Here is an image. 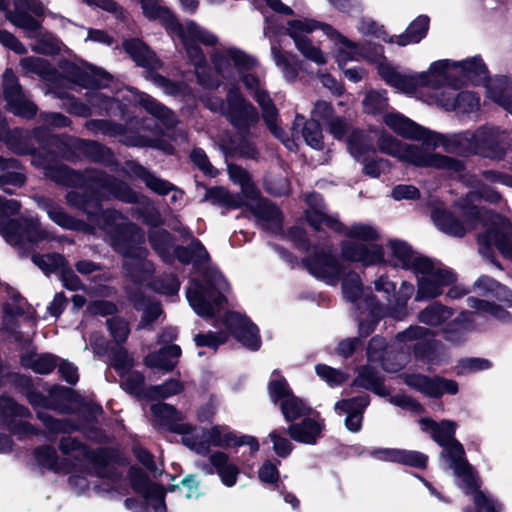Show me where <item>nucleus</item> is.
<instances>
[{"instance_id": "1", "label": "nucleus", "mask_w": 512, "mask_h": 512, "mask_svg": "<svg viewBox=\"0 0 512 512\" xmlns=\"http://www.w3.org/2000/svg\"><path fill=\"white\" fill-rule=\"evenodd\" d=\"M468 202V199L465 200ZM464 222L457 221L454 216L442 209L432 212L435 225L444 233L451 236L462 237L467 231L482 227L483 233L478 234L479 253L489 257L492 247H496L500 253L512 261V225L497 214H489L480 211L469 203L462 204Z\"/></svg>"}, {"instance_id": "2", "label": "nucleus", "mask_w": 512, "mask_h": 512, "mask_svg": "<svg viewBox=\"0 0 512 512\" xmlns=\"http://www.w3.org/2000/svg\"><path fill=\"white\" fill-rule=\"evenodd\" d=\"M212 60L217 73L222 78L235 79L236 76H241L245 87L253 93L255 100L261 106L263 118L270 131L282 141L287 149L295 150L297 145L294 139L285 137V132L277 126V110L267 92L261 88L259 79L252 74L244 73L254 68L257 61L242 50L232 47L215 52Z\"/></svg>"}, {"instance_id": "3", "label": "nucleus", "mask_w": 512, "mask_h": 512, "mask_svg": "<svg viewBox=\"0 0 512 512\" xmlns=\"http://www.w3.org/2000/svg\"><path fill=\"white\" fill-rule=\"evenodd\" d=\"M96 221L110 236L115 250L125 257L124 269L129 277L141 281L142 274L151 272V264L145 260L144 233L140 229L114 210L102 212Z\"/></svg>"}, {"instance_id": "4", "label": "nucleus", "mask_w": 512, "mask_h": 512, "mask_svg": "<svg viewBox=\"0 0 512 512\" xmlns=\"http://www.w3.org/2000/svg\"><path fill=\"white\" fill-rule=\"evenodd\" d=\"M140 3L146 18L159 20L170 33L176 34L182 40L190 60L195 65L199 83L207 88L218 87L220 84L218 79L211 80L204 74L202 64L205 62V58L197 46V42L208 46L215 45L217 37L193 21L180 24L167 8L158 4L157 0H141Z\"/></svg>"}, {"instance_id": "5", "label": "nucleus", "mask_w": 512, "mask_h": 512, "mask_svg": "<svg viewBox=\"0 0 512 512\" xmlns=\"http://www.w3.org/2000/svg\"><path fill=\"white\" fill-rule=\"evenodd\" d=\"M316 29L322 30L327 37L339 45L337 60L340 64L348 60H357L361 56L360 47L342 36L332 26L307 18L291 20L288 22L287 34L293 39L296 49L306 59L317 65H324L327 62L323 52L307 36Z\"/></svg>"}, {"instance_id": "6", "label": "nucleus", "mask_w": 512, "mask_h": 512, "mask_svg": "<svg viewBox=\"0 0 512 512\" xmlns=\"http://www.w3.org/2000/svg\"><path fill=\"white\" fill-rule=\"evenodd\" d=\"M446 150L461 154H478L490 159L501 160L509 148L508 133L494 125H482L475 130H466L444 137Z\"/></svg>"}, {"instance_id": "7", "label": "nucleus", "mask_w": 512, "mask_h": 512, "mask_svg": "<svg viewBox=\"0 0 512 512\" xmlns=\"http://www.w3.org/2000/svg\"><path fill=\"white\" fill-rule=\"evenodd\" d=\"M341 253L343 258L360 262L364 266L387 263L413 272L416 270L417 262L426 259L415 253L406 242L401 240H390L385 248L379 245L342 243Z\"/></svg>"}, {"instance_id": "8", "label": "nucleus", "mask_w": 512, "mask_h": 512, "mask_svg": "<svg viewBox=\"0 0 512 512\" xmlns=\"http://www.w3.org/2000/svg\"><path fill=\"white\" fill-rule=\"evenodd\" d=\"M421 430L429 432L432 439L443 448L441 457L448 463L454 475L462 478L467 488L472 489L476 482L474 470L465 459L462 444L455 438L457 424L451 420L435 422L430 418L419 421Z\"/></svg>"}, {"instance_id": "9", "label": "nucleus", "mask_w": 512, "mask_h": 512, "mask_svg": "<svg viewBox=\"0 0 512 512\" xmlns=\"http://www.w3.org/2000/svg\"><path fill=\"white\" fill-rule=\"evenodd\" d=\"M110 197L129 203L137 201V195L127 184L106 177H97L85 191L73 190L66 196L68 204L85 211L91 221L99 210V199Z\"/></svg>"}, {"instance_id": "10", "label": "nucleus", "mask_w": 512, "mask_h": 512, "mask_svg": "<svg viewBox=\"0 0 512 512\" xmlns=\"http://www.w3.org/2000/svg\"><path fill=\"white\" fill-rule=\"evenodd\" d=\"M304 265L314 277L329 285H336L342 276V291L346 300L354 302L362 293L359 275L340 266L337 259L328 252L314 254L304 260Z\"/></svg>"}, {"instance_id": "11", "label": "nucleus", "mask_w": 512, "mask_h": 512, "mask_svg": "<svg viewBox=\"0 0 512 512\" xmlns=\"http://www.w3.org/2000/svg\"><path fill=\"white\" fill-rule=\"evenodd\" d=\"M379 150L415 166L435 167L460 172L463 168L458 160L430 153L422 146L402 144L391 135L382 134L378 140Z\"/></svg>"}, {"instance_id": "12", "label": "nucleus", "mask_w": 512, "mask_h": 512, "mask_svg": "<svg viewBox=\"0 0 512 512\" xmlns=\"http://www.w3.org/2000/svg\"><path fill=\"white\" fill-rule=\"evenodd\" d=\"M467 304L470 308L475 309L476 312H461L455 319L445 324L442 332L446 340L453 343L464 340L466 333L474 328V322L480 313L488 314L503 322L512 320L511 314L506 309L494 303L469 297L467 298Z\"/></svg>"}, {"instance_id": "13", "label": "nucleus", "mask_w": 512, "mask_h": 512, "mask_svg": "<svg viewBox=\"0 0 512 512\" xmlns=\"http://www.w3.org/2000/svg\"><path fill=\"white\" fill-rule=\"evenodd\" d=\"M209 287H203L199 282L192 281L187 290V299L192 309L201 317L214 315L225 300L222 295L228 290V283L218 271H212L207 280Z\"/></svg>"}, {"instance_id": "14", "label": "nucleus", "mask_w": 512, "mask_h": 512, "mask_svg": "<svg viewBox=\"0 0 512 512\" xmlns=\"http://www.w3.org/2000/svg\"><path fill=\"white\" fill-rule=\"evenodd\" d=\"M446 62H432L427 71L420 73H400L389 65H380L379 75L382 79L400 92L413 94L419 88L427 87L429 84H437L445 72Z\"/></svg>"}, {"instance_id": "15", "label": "nucleus", "mask_w": 512, "mask_h": 512, "mask_svg": "<svg viewBox=\"0 0 512 512\" xmlns=\"http://www.w3.org/2000/svg\"><path fill=\"white\" fill-rule=\"evenodd\" d=\"M174 430L182 434V442L189 449L203 454L211 445L227 448L233 447L235 432L227 426H214L211 429H197L189 424H176Z\"/></svg>"}, {"instance_id": "16", "label": "nucleus", "mask_w": 512, "mask_h": 512, "mask_svg": "<svg viewBox=\"0 0 512 512\" xmlns=\"http://www.w3.org/2000/svg\"><path fill=\"white\" fill-rule=\"evenodd\" d=\"M203 102L211 111L225 115L240 130L249 128L258 120L254 107L244 100L237 89L229 90L227 103L215 96L206 97Z\"/></svg>"}, {"instance_id": "17", "label": "nucleus", "mask_w": 512, "mask_h": 512, "mask_svg": "<svg viewBox=\"0 0 512 512\" xmlns=\"http://www.w3.org/2000/svg\"><path fill=\"white\" fill-rule=\"evenodd\" d=\"M461 83H451L441 80L437 84H429L431 90L430 102L437 104L447 111L471 113L480 107L479 98L470 91H461Z\"/></svg>"}, {"instance_id": "18", "label": "nucleus", "mask_w": 512, "mask_h": 512, "mask_svg": "<svg viewBox=\"0 0 512 512\" xmlns=\"http://www.w3.org/2000/svg\"><path fill=\"white\" fill-rule=\"evenodd\" d=\"M414 273L418 279L416 300L435 298L442 294L444 287L456 280L451 270L428 258L417 262Z\"/></svg>"}, {"instance_id": "19", "label": "nucleus", "mask_w": 512, "mask_h": 512, "mask_svg": "<svg viewBox=\"0 0 512 512\" xmlns=\"http://www.w3.org/2000/svg\"><path fill=\"white\" fill-rule=\"evenodd\" d=\"M0 234L11 245L38 243L49 238V233L41 228L35 218H22L19 221L0 219Z\"/></svg>"}, {"instance_id": "20", "label": "nucleus", "mask_w": 512, "mask_h": 512, "mask_svg": "<svg viewBox=\"0 0 512 512\" xmlns=\"http://www.w3.org/2000/svg\"><path fill=\"white\" fill-rule=\"evenodd\" d=\"M437 62L447 63L440 81L448 80L451 83H461L464 85L467 81L481 83L487 80V68L479 57H472L463 61L442 59Z\"/></svg>"}, {"instance_id": "21", "label": "nucleus", "mask_w": 512, "mask_h": 512, "mask_svg": "<svg viewBox=\"0 0 512 512\" xmlns=\"http://www.w3.org/2000/svg\"><path fill=\"white\" fill-rule=\"evenodd\" d=\"M44 15V7L39 0H15L14 10H7L6 18L14 26L23 30L27 37H33L41 27L39 17Z\"/></svg>"}, {"instance_id": "22", "label": "nucleus", "mask_w": 512, "mask_h": 512, "mask_svg": "<svg viewBox=\"0 0 512 512\" xmlns=\"http://www.w3.org/2000/svg\"><path fill=\"white\" fill-rule=\"evenodd\" d=\"M269 394L275 403L280 402L287 421L296 420L309 412L308 406L291 393L285 379L278 374H274L269 382Z\"/></svg>"}, {"instance_id": "23", "label": "nucleus", "mask_w": 512, "mask_h": 512, "mask_svg": "<svg viewBox=\"0 0 512 512\" xmlns=\"http://www.w3.org/2000/svg\"><path fill=\"white\" fill-rule=\"evenodd\" d=\"M385 124L395 133L409 139L421 140L427 147L444 145V137L419 126L399 113H390L384 117Z\"/></svg>"}, {"instance_id": "24", "label": "nucleus", "mask_w": 512, "mask_h": 512, "mask_svg": "<svg viewBox=\"0 0 512 512\" xmlns=\"http://www.w3.org/2000/svg\"><path fill=\"white\" fill-rule=\"evenodd\" d=\"M4 95L11 111L25 118L33 117L37 112L36 105L23 93L17 77L11 70L3 75Z\"/></svg>"}, {"instance_id": "25", "label": "nucleus", "mask_w": 512, "mask_h": 512, "mask_svg": "<svg viewBox=\"0 0 512 512\" xmlns=\"http://www.w3.org/2000/svg\"><path fill=\"white\" fill-rule=\"evenodd\" d=\"M404 382L428 397H439L444 393L456 394L458 384L453 380L439 377L429 378L420 374H409L404 377Z\"/></svg>"}, {"instance_id": "26", "label": "nucleus", "mask_w": 512, "mask_h": 512, "mask_svg": "<svg viewBox=\"0 0 512 512\" xmlns=\"http://www.w3.org/2000/svg\"><path fill=\"white\" fill-rule=\"evenodd\" d=\"M225 325L238 341L251 350L260 347V337L257 327L244 316L229 312L225 316Z\"/></svg>"}, {"instance_id": "27", "label": "nucleus", "mask_w": 512, "mask_h": 512, "mask_svg": "<svg viewBox=\"0 0 512 512\" xmlns=\"http://www.w3.org/2000/svg\"><path fill=\"white\" fill-rule=\"evenodd\" d=\"M247 205L257 219V223L265 230L272 233L281 231L282 217L279 209L267 200L259 199L258 196Z\"/></svg>"}, {"instance_id": "28", "label": "nucleus", "mask_w": 512, "mask_h": 512, "mask_svg": "<svg viewBox=\"0 0 512 512\" xmlns=\"http://www.w3.org/2000/svg\"><path fill=\"white\" fill-rule=\"evenodd\" d=\"M132 486L135 492L141 494L146 506L154 512H165L164 490L157 484L150 483L142 472H137L132 478Z\"/></svg>"}, {"instance_id": "29", "label": "nucleus", "mask_w": 512, "mask_h": 512, "mask_svg": "<svg viewBox=\"0 0 512 512\" xmlns=\"http://www.w3.org/2000/svg\"><path fill=\"white\" fill-rule=\"evenodd\" d=\"M370 455L381 461L396 462L416 468L425 467L428 461L427 456L420 452L394 448L374 449Z\"/></svg>"}, {"instance_id": "30", "label": "nucleus", "mask_w": 512, "mask_h": 512, "mask_svg": "<svg viewBox=\"0 0 512 512\" xmlns=\"http://www.w3.org/2000/svg\"><path fill=\"white\" fill-rule=\"evenodd\" d=\"M369 404V397L361 395L352 399L341 400L335 404V410L347 414L345 425L351 432H358L362 426L363 413Z\"/></svg>"}, {"instance_id": "31", "label": "nucleus", "mask_w": 512, "mask_h": 512, "mask_svg": "<svg viewBox=\"0 0 512 512\" xmlns=\"http://www.w3.org/2000/svg\"><path fill=\"white\" fill-rule=\"evenodd\" d=\"M209 463L211 467L206 468V474H213L215 471L225 486L232 487L236 484L240 470L227 454L216 451L209 456Z\"/></svg>"}, {"instance_id": "32", "label": "nucleus", "mask_w": 512, "mask_h": 512, "mask_svg": "<svg viewBox=\"0 0 512 512\" xmlns=\"http://www.w3.org/2000/svg\"><path fill=\"white\" fill-rule=\"evenodd\" d=\"M306 202L309 206L306 211V217L311 226L317 230L324 227H328L336 231L340 229V223L338 220L326 214L322 198L319 194H309L306 198Z\"/></svg>"}, {"instance_id": "33", "label": "nucleus", "mask_w": 512, "mask_h": 512, "mask_svg": "<svg viewBox=\"0 0 512 512\" xmlns=\"http://www.w3.org/2000/svg\"><path fill=\"white\" fill-rule=\"evenodd\" d=\"M487 96L512 115V82L506 77H496L486 84Z\"/></svg>"}, {"instance_id": "34", "label": "nucleus", "mask_w": 512, "mask_h": 512, "mask_svg": "<svg viewBox=\"0 0 512 512\" xmlns=\"http://www.w3.org/2000/svg\"><path fill=\"white\" fill-rule=\"evenodd\" d=\"M180 355L181 348L178 345H170L161 348L157 353L148 354L144 363L147 367L168 372L176 366Z\"/></svg>"}, {"instance_id": "35", "label": "nucleus", "mask_w": 512, "mask_h": 512, "mask_svg": "<svg viewBox=\"0 0 512 512\" xmlns=\"http://www.w3.org/2000/svg\"><path fill=\"white\" fill-rule=\"evenodd\" d=\"M123 46L137 65L148 69L160 67V62L155 54L141 40L131 39L125 41Z\"/></svg>"}, {"instance_id": "36", "label": "nucleus", "mask_w": 512, "mask_h": 512, "mask_svg": "<svg viewBox=\"0 0 512 512\" xmlns=\"http://www.w3.org/2000/svg\"><path fill=\"white\" fill-rule=\"evenodd\" d=\"M271 54L275 65L280 69L284 78L293 81L298 75L300 62L296 55L282 51L278 44L271 43Z\"/></svg>"}, {"instance_id": "37", "label": "nucleus", "mask_w": 512, "mask_h": 512, "mask_svg": "<svg viewBox=\"0 0 512 512\" xmlns=\"http://www.w3.org/2000/svg\"><path fill=\"white\" fill-rule=\"evenodd\" d=\"M323 424L315 419L306 418L301 423L290 425L288 432L297 442L313 444L321 434Z\"/></svg>"}, {"instance_id": "38", "label": "nucleus", "mask_w": 512, "mask_h": 512, "mask_svg": "<svg viewBox=\"0 0 512 512\" xmlns=\"http://www.w3.org/2000/svg\"><path fill=\"white\" fill-rule=\"evenodd\" d=\"M301 128L302 136L308 146L313 149H321L323 147V135L320 124L314 120L304 121L302 116L297 115L293 123V133H298Z\"/></svg>"}, {"instance_id": "39", "label": "nucleus", "mask_w": 512, "mask_h": 512, "mask_svg": "<svg viewBox=\"0 0 512 512\" xmlns=\"http://www.w3.org/2000/svg\"><path fill=\"white\" fill-rule=\"evenodd\" d=\"M429 17L426 15L418 16L406 28L405 32L396 37L395 42L399 46H407L419 43L427 34L429 28Z\"/></svg>"}, {"instance_id": "40", "label": "nucleus", "mask_w": 512, "mask_h": 512, "mask_svg": "<svg viewBox=\"0 0 512 512\" xmlns=\"http://www.w3.org/2000/svg\"><path fill=\"white\" fill-rule=\"evenodd\" d=\"M350 154L358 161H365L370 153H374L373 138L363 131H352L347 140Z\"/></svg>"}, {"instance_id": "41", "label": "nucleus", "mask_w": 512, "mask_h": 512, "mask_svg": "<svg viewBox=\"0 0 512 512\" xmlns=\"http://www.w3.org/2000/svg\"><path fill=\"white\" fill-rule=\"evenodd\" d=\"M71 79L83 87H102L109 81V75L100 69L88 67L83 70L72 67Z\"/></svg>"}, {"instance_id": "42", "label": "nucleus", "mask_w": 512, "mask_h": 512, "mask_svg": "<svg viewBox=\"0 0 512 512\" xmlns=\"http://www.w3.org/2000/svg\"><path fill=\"white\" fill-rule=\"evenodd\" d=\"M137 101L147 112L161 120L166 127H173L175 125L176 119L173 112L149 95L138 93Z\"/></svg>"}, {"instance_id": "43", "label": "nucleus", "mask_w": 512, "mask_h": 512, "mask_svg": "<svg viewBox=\"0 0 512 512\" xmlns=\"http://www.w3.org/2000/svg\"><path fill=\"white\" fill-rule=\"evenodd\" d=\"M149 240L164 261H170L172 255L177 256V248L174 246L170 234L165 230L153 229L149 234Z\"/></svg>"}, {"instance_id": "44", "label": "nucleus", "mask_w": 512, "mask_h": 512, "mask_svg": "<svg viewBox=\"0 0 512 512\" xmlns=\"http://www.w3.org/2000/svg\"><path fill=\"white\" fill-rule=\"evenodd\" d=\"M474 479L476 484L472 489L466 487L465 482H463L462 478H460L461 482L458 485L465 491V493L473 494V500L477 512H499L501 510V504H499L492 497L486 495L484 492L479 491V481L475 474Z\"/></svg>"}, {"instance_id": "45", "label": "nucleus", "mask_w": 512, "mask_h": 512, "mask_svg": "<svg viewBox=\"0 0 512 512\" xmlns=\"http://www.w3.org/2000/svg\"><path fill=\"white\" fill-rule=\"evenodd\" d=\"M355 384L371 390L382 397L389 395V390L383 385L382 378L369 366L363 367L359 371Z\"/></svg>"}, {"instance_id": "46", "label": "nucleus", "mask_w": 512, "mask_h": 512, "mask_svg": "<svg viewBox=\"0 0 512 512\" xmlns=\"http://www.w3.org/2000/svg\"><path fill=\"white\" fill-rule=\"evenodd\" d=\"M49 218L57 225L71 230L88 231L89 225L66 214L61 207L47 203L42 206Z\"/></svg>"}, {"instance_id": "47", "label": "nucleus", "mask_w": 512, "mask_h": 512, "mask_svg": "<svg viewBox=\"0 0 512 512\" xmlns=\"http://www.w3.org/2000/svg\"><path fill=\"white\" fill-rule=\"evenodd\" d=\"M452 315V309L435 302L423 309L419 313L418 319L420 322L429 326H440L450 319Z\"/></svg>"}, {"instance_id": "48", "label": "nucleus", "mask_w": 512, "mask_h": 512, "mask_svg": "<svg viewBox=\"0 0 512 512\" xmlns=\"http://www.w3.org/2000/svg\"><path fill=\"white\" fill-rule=\"evenodd\" d=\"M414 294V286L408 282H402L399 290L392 294L393 306L389 308L390 314L395 318H402L405 315L407 301Z\"/></svg>"}, {"instance_id": "49", "label": "nucleus", "mask_w": 512, "mask_h": 512, "mask_svg": "<svg viewBox=\"0 0 512 512\" xmlns=\"http://www.w3.org/2000/svg\"><path fill=\"white\" fill-rule=\"evenodd\" d=\"M177 258L182 263H205L209 259L208 252L197 240L191 242L189 248L177 247Z\"/></svg>"}, {"instance_id": "50", "label": "nucleus", "mask_w": 512, "mask_h": 512, "mask_svg": "<svg viewBox=\"0 0 512 512\" xmlns=\"http://www.w3.org/2000/svg\"><path fill=\"white\" fill-rule=\"evenodd\" d=\"M133 173L141 180H143L146 186L155 193L165 195L173 189V186L169 182L157 178L155 175L151 174L140 165H137L133 168Z\"/></svg>"}, {"instance_id": "51", "label": "nucleus", "mask_w": 512, "mask_h": 512, "mask_svg": "<svg viewBox=\"0 0 512 512\" xmlns=\"http://www.w3.org/2000/svg\"><path fill=\"white\" fill-rule=\"evenodd\" d=\"M346 235L350 238L345 243L362 244V242L373 241L379 238L377 229L367 224H354L347 231ZM370 246L371 244L363 243Z\"/></svg>"}, {"instance_id": "52", "label": "nucleus", "mask_w": 512, "mask_h": 512, "mask_svg": "<svg viewBox=\"0 0 512 512\" xmlns=\"http://www.w3.org/2000/svg\"><path fill=\"white\" fill-rule=\"evenodd\" d=\"M228 172L230 179L241 186L242 191L249 200L256 199L258 192L251 183L250 176L245 169L240 166L230 164L228 166Z\"/></svg>"}, {"instance_id": "53", "label": "nucleus", "mask_w": 512, "mask_h": 512, "mask_svg": "<svg viewBox=\"0 0 512 512\" xmlns=\"http://www.w3.org/2000/svg\"><path fill=\"white\" fill-rule=\"evenodd\" d=\"M22 364L23 366L31 368L39 374H48L55 368L56 361L54 356L44 354L23 357Z\"/></svg>"}, {"instance_id": "54", "label": "nucleus", "mask_w": 512, "mask_h": 512, "mask_svg": "<svg viewBox=\"0 0 512 512\" xmlns=\"http://www.w3.org/2000/svg\"><path fill=\"white\" fill-rule=\"evenodd\" d=\"M388 106V99L385 92L369 91L363 100V109L368 114H377L383 112Z\"/></svg>"}, {"instance_id": "55", "label": "nucleus", "mask_w": 512, "mask_h": 512, "mask_svg": "<svg viewBox=\"0 0 512 512\" xmlns=\"http://www.w3.org/2000/svg\"><path fill=\"white\" fill-rule=\"evenodd\" d=\"M151 412L161 424L172 425L182 419L181 413L173 406L166 403H156L152 405Z\"/></svg>"}, {"instance_id": "56", "label": "nucleus", "mask_w": 512, "mask_h": 512, "mask_svg": "<svg viewBox=\"0 0 512 512\" xmlns=\"http://www.w3.org/2000/svg\"><path fill=\"white\" fill-rule=\"evenodd\" d=\"M32 260L45 274L58 269L61 271L66 264L65 259L59 254L34 255Z\"/></svg>"}, {"instance_id": "57", "label": "nucleus", "mask_w": 512, "mask_h": 512, "mask_svg": "<svg viewBox=\"0 0 512 512\" xmlns=\"http://www.w3.org/2000/svg\"><path fill=\"white\" fill-rule=\"evenodd\" d=\"M268 438L272 443V448L275 454L281 458H286L290 455L293 445L290 440L280 430H273L268 434Z\"/></svg>"}, {"instance_id": "58", "label": "nucleus", "mask_w": 512, "mask_h": 512, "mask_svg": "<svg viewBox=\"0 0 512 512\" xmlns=\"http://www.w3.org/2000/svg\"><path fill=\"white\" fill-rule=\"evenodd\" d=\"M205 197L213 204L224 205L229 208H237L240 206L238 199L222 187H215L208 190Z\"/></svg>"}, {"instance_id": "59", "label": "nucleus", "mask_w": 512, "mask_h": 512, "mask_svg": "<svg viewBox=\"0 0 512 512\" xmlns=\"http://www.w3.org/2000/svg\"><path fill=\"white\" fill-rule=\"evenodd\" d=\"M317 375L322 378L329 386H337L348 379V375L327 365H317L315 367Z\"/></svg>"}, {"instance_id": "60", "label": "nucleus", "mask_w": 512, "mask_h": 512, "mask_svg": "<svg viewBox=\"0 0 512 512\" xmlns=\"http://www.w3.org/2000/svg\"><path fill=\"white\" fill-rule=\"evenodd\" d=\"M358 30L362 34L365 35H373L385 42L393 43L394 37L389 36L384 30L382 26H379L375 21L370 18H362L358 25Z\"/></svg>"}, {"instance_id": "61", "label": "nucleus", "mask_w": 512, "mask_h": 512, "mask_svg": "<svg viewBox=\"0 0 512 512\" xmlns=\"http://www.w3.org/2000/svg\"><path fill=\"white\" fill-rule=\"evenodd\" d=\"M20 66L26 73H34L45 76L50 71L46 60L40 57H25L20 60Z\"/></svg>"}, {"instance_id": "62", "label": "nucleus", "mask_w": 512, "mask_h": 512, "mask_svg": "<svg viewBox=\"0 0 512 512\" xmlns=\"http://www.w3.org/2000/svg\"><path fill=\"white\" fill-rule=\"evenodd\" d=\"M491 367V362L483 358H466L459 362L457 366L458 374L475 373L487 370Z\"/></svg>"}, {"instance_id": "63", "label": "nucleus", "mask_w": 512, "mask_h": 512, "mask_svg": "<svg viewBox=\"0 0 512 512\" xmlns=\"http://www.w3.org/2000/svg\"><path fill=\"white\" fill-rule=\"evenodd\" d=\"M194 340L197 346H206L215 350L219 345L226 342L227 334L223 332L199 333L195 336Z\"/></svg>"}, {"instance_id": "64", "label": "nucleus", "mask_w": 512, "mask_h": 512, "mask_svg": "<svg viewBox=\"0 0 512 512\" xmlns=\"http://www.w3.org/2000/svg\"><path fill=\"white\" fill-rule=\"evenodd\" d=\"M133 363V359L128 355L127 351L122 348L117 349L112 354V365L121 376L129 372Z\"/></svg>"}]
</instances>
